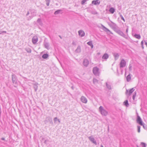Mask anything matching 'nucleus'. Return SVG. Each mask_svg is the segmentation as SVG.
Returning a JSON list of instances; mask_svg holds the SVG:
<instances>
[{"label": "nucleus", "mask_w": 147, "mask_h": 147, "mask_svg": "<svg viewBox=\"0 0 147 147\" xmlns=\"http://www.w3.org/2000/svg\"><path fill=\"white\" fill-rule=\"evenodd\" d=\"M143 127L144 128H145V126H144L143 125Z\"/></svg>", "instance_id": "cd10ccee"}, {"label": "nucleus", "mask_w": 147, "mask_h": 147, "mask_svg": "<svg viewBox=\"0 0 147 147\" xmlns=\"http://www.w3.org/2000/svg\"><path fill=\"white\" fill-rule=\"evenodd\" d=\"M126 32H128V30H127V29L126 30Z\"/></svg>", "instance_id": "c756f323"}, {"label": "nucleus", "mask_w": 147, "mask_h": 147, "mask_svg": "<svg viewBox=\"0 0 147 147\" xmlns=\"http://www.w3.org/2000/svg\"><path fill=\"white\" fill-rule=\"evenodd\" d=\"M123 103L124 105H125L126 106H127L129 105L127 100H126Z\"/></svg>", "instance_id": "a211bd4d"}, {"label": "nucleus", "mask_w": 147, "mask_h": 147, "mask_svg": "<svg viewBox=\"0 0 147 147\" xmlns=\"http://www.w3.org/2000/svg\"><path fill=\"white\" fill-rule=\"evenodd\" d=\"M87 0H83L82 1V4H84L85 3V2Z\"/></svg>", "instance_id": "4be33fe9"}, {"label": "nucleus", "mask_w": 147, "mask_h": 147, "mask_svg": "<svg viewBox=\"0 0 147 147\" xmlns=\"http://www.w3.org/2000/svg\"><path fill=\"white\" fill-rule=\"evenodd\" d=\"M101 147H103V146H102Z\"/></svg>", "instance_id": "7c9ffc66"}, {"label": "nucleus", "mask_w": 147, "mask_h": 147, "mask_svg": "<svg viewBox=\"0 0 147 147\" xmlns=\"http://www.w3.org/2000/svg\"><path fill=\"white\" fill-rule=\"evenodd\" d=\"M87 44L90 46L92 48L93 47V45L92 44V42L91 41L87 43Z\"/></svg>", "instance_id": "4468645a"}, {"label": "nucleus", "mask_w": 147, "mask_h": 147, "mask_svg": "<svg viewBox=\"0 0 147 147\" xmlns=\"http://www.w3.org/2000/svg\"><path fill=\"white\" fill-rule=\"evenodd\" d=\"M115 9L113 8H111L110 9L109 11L111 13H113L115 12Z\"/></svg>", "instance_id": "ddd939ff"}, {"label": "nucleus", "mask_w": 147, "mask_h": 147, "mask_svg": "<svg viewBox=\"0 0 147 147\" xmlns=\"http://www.w3.org/2000/svg\"><path fill=\"white\" fill-rule=\"evenodd\" d=\"M143 43H143V41H142L141 42V45H142V46H143Z\"/></svg>", "instance_id": "393cba45"}, {"label": "nucleus", "mask_w": 147, "mask_h": 147, "mask_svg": "<svg viewBox=\"0 0 147 147\" xmlns=\"http://www.w3.org/2000/svg\"><path fill=\"white\" fill-rule=\"evenodd\" d=\"M127 80V81H129L131 79V77L130 75H128L126 77Z\"/></svg>", "instance_id": "2eb2a0df"}, {"label": "nucleus", "mask_w": 147, "mask_h": 147, "mask_svg": "<svg viewBox=\"0 0 147 147\" xmlns=\"http://www.w3.org/2000/svg\"><path fill=\"white\" fill-rule=\"evenodd\" d=\"M106 85L108 88H110V86L107 83H106Z\"/></svg>", "instance_id": "b1692460"}, {"label": "nucleus", "mask_w": 147, "mask_h": 147, "mask_svg": "<svg viewBox=\"0 0 147 147\" xmlns=\"http://www.w3.org/2000/svg\"><path fill=\"white\" fill-rule=\"evenodd\" d=\"M141 145L142 147H146V144L145 143L142 142L141 143Z\"/></svg>", "instance_id": "aec40b11"}, {"label": "nucleus", "mask_w": 147, "mask_h": 147, "mask_svg": "<svg viewBox=\"0 0 147 147\" xmlns=\"http://www.w3.org/2000/svg\"><path fill=\"white\" fill-rule=\"evenodd\" d=\"M119 56V55H118V54H117L115 56V57H117V58Z\"/></svg>", "instance_id": "a878e982"}, {"label": "nucleus", "mask_w": 147, "mask_h": 147, "mask_svg": "<svg viewBox=\"0 0 147 147\" xmlns=\"http://www.w3.org/2000/svg\"><path fill=\"white\" fill-rule=\"evenodd\" d=\"M109 57V55L107 53H105L102 57V58L104 59H107Z\"/></svg>", "instance_id": "9b49d317"}, {"label": "nucleus", "mask_w": 147, "mask_h": 147, "mask_svg": "<svg viewBox=\"0 0 147 147\" xmlns=\"http://www.w3.org/2000/svg\"><path fill=\"white\" fill-rule=\"evenodd\" d=\"M48 56V55L47 54H45L42 56V57L44 59L47 58Z\"/></svg>", "instance_id": "f3484780"}, {"label": "nucleus", "mask_w": 147, "mask_h": 147, "mask_svg": "<svg viewBox=\"0 0 147 147\" xmlns=\"http://www.w3.org/2000/svg\"><path fill=\"white\" fill-rule=\"evenodd\" d=\"M99 110L102 115H107V112L103 109L102 107L100 106V107Z\"/></svg>", "instance_id": "7ed1b4c3"}, {"label": "nucleus", "mask_w": 147, "mask_h": 147, "mask_svg": "<svg viewBox=\"0 0 147 147\" xmlns=\"http://www.w3.org/2000/svg\"><path fill=\"white\" fill-rule=\"evenodd\" d=\"M126 63L124 59L121 60L120 63V67H124L126 65Z\"/></svg>", "instance_id": "20e7f679"}, {"label": "nucleus", "mask_w": 147, "mask_h": 147, "mask_svg": "<svg viewBox=\"0 0 147 147\" xmlns=\"http://www.w3.org/2000/svg\"><path fill=\"white\" fill-rule=\"evenodd\" d=\"M89 63V61L87 59H85L83 62V64L86 66H87L88 65Z\"/></svg>", "instance_id": "9d476101"}, {"label": "nucleus", "mask_w": 147, "mask_h": 147, "mask_svg": "<svg viewBox=\"0 0 147 147\" xmlns=\"http://www.w3.org/2000/svg\"><path fill=\"white\" fill-rule=\"evenodd\" d=\"M134 36L138 39H140V35L135 34L134 35Z\"/></svg>", "instance_id": "6ab92c4d"}, {"label": "nucleus", "mask_w": 147, "mask_h": 147, "mask_svg": "<svg viewBox=\"0 0 147 147\" xmlns=\"http://www.w3.org/2000/svg\"><path fill=\"white\" fill-rule=\"evenodd\" d=\"M122 19L124 21H125L124 19L122 17Z\"/></svg>", "instance_id": "bb28decb"}, {"label": "nucleus", "mask_w": 147, "mask_h": 147, "mask_svg": "<svg viewBox=\"0 0 147 147\" xmlns=\"http://www.w3.org/2000/svg\"><path fill=\"white\" fill-rule=\"evenodd\" d=\"M78 33L79 35L81 36H83L85 35V33L82 30H80L78 31Z\"/></svg>", "instance_id": "423d86ee"}, {"label": "nucleus", "mask_w": 147, "mask_h": 147, "mask_svg": "<svg viewBox=\"0 0 147 147\" xmlns=\"http://www.w3.org/2000/svg\"><path fill=\"white\" fill-rule=\"evenodd\" d=\"M145 44H146V45H147V43L146 42H145Z\"/></svg>", "instance_id": "c85d7f7f"}, {"label": "nucleus", "mask_w": 147, "mask_h": 147, "mask_svg": "<svg viewBox=\"0 0 147 147\" xmlns=\"http://www.w3.org/2000/svg\"><path fill=\"white\" fill-rule=\"evenodd\" d=\"M137 121L138 123L141 125H143V122L140 117L138 116H137Z\"/></svg>", "instance_id": "39448f33"}, {"label": "nucleus", "mask_w": 147, "mask_h": 147, "mask_svg": "<svg viewBox=\"0 0 147 147\" xmlns=\"http://www.w3.org/2000/svg\"><path fill=\"white\" fill-rule=\"evenodd\" d=\"M100 3V1L99 0H97L96 1H93L92 2V3L94 5H99Z\"/></svg>", "instance_id": "0eeeda50"}, {"label": "nucleus", "mask_w": 147, "mask_h": 147, "mask_svg": "<svg viewBox=\"0 0 147 147\" xmlns=\"http://www.w3.org/2000/svg\"><path fill=\"white\" fill-rule=\"evenodd\" d=\"M137 127L138 128V133H140V127L139 126H138Z\"/></svg>", "instance_id": "412c9836"}, {"label": "nucleus", "mask_w": 147, "mask_h": 147, "mask_svg": "<svg viewBox=\"0 0 147 147\" xmlns=\"http://www.w3.org/2000/svg\"><path fill=\"white\" fill-rule=\"evenodd\" d=\"M59 12V11H56L55 12V14H58Z\"/></svg>", "instance_id": "5701e85b"}, {"label": "nucleus", "mask_w": 147, "mask_h": 147, "mask_svg": "<svg viewBox=\"0 0 147 147\" xmlns=\"http://www.w3.org/2000/svg\"><path fill=\"white\" fill-rule=\"evenodd\" d=\"M32 42L33 43L35 44L38 41V38L36 36L34 37L32 39Z\"/></svg>", "instance_id": "6e6552de"}, {"label": "nucleus", "mask_w": 147, "mask_h": 147, "mask_svg": "<svg viewBox=\"0 0 147 147\" xmlns=\"http://www.w3.org/2000/svg\"><path fill=\"white\" fill-rule=\"evenodd\" d=\"M134 90L135 89L134 88H132L129 90H126L125 94L127 96H130Z\"/></svg>", "instance_id": "f03ea898"}, {"label": "nucleus", "mask_w": 147, "mask_h": 147, "mask_svg": "<svg viewBox=\"0 0 147 147\" xmlns=\"http://www.w3.org/2000/svg\"><path fill=\"white\" fill-rule=\"evenodd\" d=\"M137 96L136 95V92H135V93L132 96V98L134 100H135V99L136 97Z\"/></svg>", "instance_id": "dca6fc26"}, {"label": "nucleus", "mask_w": 147, "mask_h": 147, "mask_svg": "<svg viewBox=\"0 0 147 147\" xmlns=\"http://www.w3.org/2000/svg\"><path fill=\"white\" fill-rule=\"evenodd\" d=\"M89 139L93 143L95 144H96V142L95 141L94 139V138H92V137H90Z\"/></svg>", "instance_id": "f8f14e48"}, {"label": "nucleus", "mask_w": 147, "mask_h": 147, "mask_svg": "<svg viewBox=\"0 0 147 147\" xmlns=\"http://www.w3.org/2000/svg\"><path fill=\"white\" fill-rule=\"evenodd\" d=\"M99 68L96 67H94L93 69V73L96 75H98L99 74Z\"/></svg>", "instance_id": "f257e3e1"}, {"label": "nucleus", "mask_w": 147, "mask_h": 147, "mask_svg": "<svg viewBox=\"0 0 147 147\" xmlns=\"http://www.w3.org/2000/svg\"><path fill=\"white\" fill-rule=\"evenodd\" d=\"M81 101L83 103H86L87 102V100L85 97L82 96L81 98Z\"/></svg>", "instance_id": "1a4fd4ad"}]
</instances>
